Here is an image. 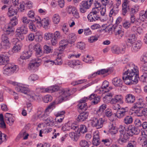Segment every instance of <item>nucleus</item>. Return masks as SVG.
<instances>
[{
	"label": "nucleus",
	"mask_w": 147,
	"mask_h": 147,
	"mask_svg": "<svg viewBox=\"0 0 147 147\" xmlns=\"http://www.w3.org/2000/svg\"><path fill=\"white\" fill-rule=\"evenodd\" d=\"M60 17L58 14H54L53 18V21L54 23L58 24L59 22Z\"/></svg>",
	"instance_id": "obj_44"
},
{
	"label": "nucleus",
	"mask_w": 147,
	"mask_h": 147,
	"mask_svg": "<svg viewBox=\"0 0 147 147\" xmlns=\"http://www.w3.org/2000/svg\"><path fill=\"white\" fill-rule=\"evenodd\" d=\"M109 82L107 81H104L101 87L100 88V91L102 93L109 92L110 90L112 89V88L108 87Z\"/></svg>",
	"instance_id": "obj_14"
},
{
	"label": "nucleus",
	"mask_w": 147,
	"mask_h": 147,
	"mask_svg": "<svg viewBox=\"0 0 147 147\" xmlns=\"http://www.w3.org/2000/svg\"><path fill=\"white\" fill-rule=\"evenodd\" d=\"M135 100V96L131 94H127L125 96V102L129 104H132Z\"/></svg>",
	"instance_id": "obj_22"
},
{
	"label": "nucleus",
	"mask_w": 147,
	"mask_h": 147,
	"mask_svg": "<svg viewBox=\"0 0 147 147\" xmlns=\"http://www.w3.org/2000/svg\"><path fill=\"white\" fill-rule=\"evenodd\" d=\"M144 106V103L142 101H140V99L139 101L134 104L131 109L132 110H135V109H140L142 108Z\"/></svg>",
	"instance_id": "obj_25"
},
{
	"label": "nucleus",
	"mask_w": 147,
	"mask_h": 147,
	"mask_svg": "<svg viewBox=\"0 0 147 147\" xmlns=\"http://www.w3.org/2000/svg\"><path fill=\"white\" fill-rule=\"evenodd\" d=\"M67 39L68 40V41H69L71 43L76 40V37L75 36V34L74 33H71L69 34L68 35Z\"/></svg>",
	"instance_id": "obj_40"
},
{
	"label": "nucleus",
	"mask_w": 147,
	"mask_h": 147,
	"mask_svg": "<svg viewBox=\"0 0 147 147\" xmlns=\"http://www.w3.org/2000/svg\"><path fill=\"white\" fill-rule=\"evenodd\" d=\"M52 49L51 47L47 45H45L44 47V51L45 53L48 54L51 52Z\"/></svg>",
	"instance_id": "obj_62"
},
{
	"label": "nucleus",
	"mask_w": 147,
	"mask_h": 147,
	"mask_svg": "<svg viewBox=\"0 0 147 147\" xmlns=\"http://www.w3.org/2000/svg\"><path fill=\"white\" fill-rule=\"evenodd\" d=\"M134 125H129L126 128V132L129 136H132V132L134 127Z\"/></svg>",
	"instance_id": "obj_57"
},
{
	"label": "nucleus",
	"mask_w": 147,
	"mask_h": 147,
	"mask_svg": "<svg viewBox=\"0 0 147 147\" xmlns=\"http://www.w3.org/2000/svg\"><path fill=\"white\" fill-rule=\"evenodd\" d=\"M142 43L140 40H138L133 43L131 47V50L133 52H136L138 51L141 48Z\"/></svg>",
	"instance_id": "obj_18"
},
{
	"label": "nucleus",
	"mask_w": 147,
	"mask_h": 147,
	"mask_svg": "<svg viewBox=\"0 0 147 147\" xmlns=\"http://www.w3.org/2000/svg\"><path fill=\"white\" fill-rule=\"evenodd\" d=\"M129 136L127 132L120 134V138L118 140V143L120 144H122L126 142L128 140Z\"/></svg>",
	"instance_id": "obj_16"
},
{
	"label": "nucleus",
	"mask_w": 147,
	"mask_h": 147,
	"mask_svg": "<svg viewBox=\"0 0 147 147\" xmlns=\"http://www.w3.org/2000/svg\"><path fill=\"white\" fill-rule=\"evenodd\" d=\"M87 131V129L86 126L84 125H80L79 127H78V129L77 130V132L80 135L81 133H84Z\"/></svg>",
	"instance_id": "obj_33"
},
{
	"label": "nucleus",
	"mask_w": 147,
	"mask_h": 147,
	"mask_svg": "<svg viewBox=\"0 0 147 147\" xmlns=\"http://www.w3.org/2000/svg\"><path fill=\"white\" fill-rule=\"evenodd\" d=\"M118 7L115 6L114 5L110 10L109 16L110 17L112 16H115L118 13Z\"/></svg>",
	"instance_id": "obj_27"
},
{
	"label": "nucleus",
	"mask_w": 147,
	"mask_h": 147,
	"mask_svg": "<svg viewBox=\"0 0 147 147\" xmlns=\"http://www.w3.org/2000/svg\"><path fill=\"white\" fill-rule=\"evenodd\" d=\"M41 21L40 17H37L35 18V19L33 20V22H35L38 27H40L42 26Z\"/></svg>",
	"instance_id": "obj_48"
},
{
	"label": "nucleus",
	"mask_w": 147,
	"mask_h": 147,
	"mask_svg": "<svg viewBox=\"0 0 147 147\" xmlns=\"http://www.w3.org/2000/svg\"><path fill=\"white\" fill-rule=\"evenodd\" d=\"M92 9V11L88 14L87 18L90 22H94L100 19V17L98 13H99L98 10L96 9Z\"/></svg>",
	"instance_id": "obj_6"
},
{
	"label": "nucleus",
	"mask_w": 147,
	"mask_h": 147,
	"mask_svg": "<svg viewBox=\"0 0 147 147\" xmlns=\"http://www.w3.org/2000/svg\"><path fill=\"white\" fill-rule=\"evenodd\" d=\"M89 113L88 111H83L77 117L78 121L83 122L87 119Z\"/></svg>",
	"instance_id": "obj_21"
},
{
	"label": "nucleus",
	"mask_w": 147,
	"mask_h": 147,
	"mask_svg": "<svg viewBox=\"0 0 147 147\" xmlns=\"http://www.w3.org/2000/svg\"><path fill=\"white\" fill-rule=\"evenodd\" d=\"M15 88L17 91L25 94L26 96V98L30 101H33L35 99V95L34 92L30 91L27 87L19 84L16 86Z\"/></svg>",
	"instance_id": "obj_2"
},
{
	"label": "nucleus",
	"mask_w": 147,
	"mask_h": 147,
	"mask_svg": "<svg viewBox=\"0 0 147 147\" xmlns=\"http://www.w3.org/2000/svg\"><path fill=\"white\" fill-rule=\"evenodd\" d=\"M18 24V20L16 16L10 19L9 23L7 26L6 31L7 33L9 34V32H13L14 31L13 27Z\"/></svg>",
	"instance_id": "obj_7"
},
{
	"label": "nucleus",
	"mask_w": 147,
	"mask_h": 147,
	"mask_svg": "<svg viewBox=\"0 0 147 147\" xmlns=\"http://www.w3.org/2000/svg\"><path fill=\"white\" fill-rule=\"evenodd\" d=\"M54 64V61L51 59H48L45 61L44 65L47 67H50Z\"/></svg>",
	"instance_id": "obj_43"
},
{
	"label": "nucleus",
	"mask_w": 147,
	"mask_h": 147,
	"mask_svg": "<svg viewBox=\"0 0 147 147\" xmlns=\"http://www.w3.org/2000/svg\"><path fill=\"white\" fill-rule=\"evenodd\" d=\"M79 144L81 147H89V146L88 142L85 140H81Z\"/></svg>",
	"instance_id": "obj_54"
},
{
	"label": "nucleus",
	"mask_w": 147,
	"mask_h": 147,
	"mask_svg": "<svg viewBox=\"0 0 147 147\" xmlns=\"http://www.w3.org/2000/svg\"><path fill=\"white\" fill-rule=\"evenodd\" d=\"M6 65L8 67H10V70H11L13 73L16 71L18 67L17 65H15L13 63H9L7 64Z\"/></svg>",
	"instance_id": "obj_45"
},
{
	"label": "nucleus",
	"mask_w": 147,
	"mask_h": 147,
	"mask_svg": "<svg viewBox=\"0 0 147 147\" xmlns=\"http://www.w3.org/2000/svg\"><path fill=\"white\" fill-rule=\"evenodd\" d=\"M133 120V118L131 116H127L124 119L123 122L124 123L128 125L131 124Z\"/></svg>",
	"instance_id": "obj_34"
},
{
	"label": "nucleus",
	"mask_w": 147,
	"mask_h": 147,
	"mask_svg": "<svg viewBox=\"0 0 147 147\" xmlns=\"http://www.w3.org/2000/svg\"><path fill=\"white\" fill-rule=\"evenodd\" d=\"M22 44L20 42L16 43L12 48V51L13 53L18 52L21 49Z\"/></svg>",
	"instance_id": "obj_28"
},
{
	"label": "nucleus",
	"mask_w": 147,
	"mask_h": 147,
	"mask_svg": "<svg viewBox=\"0 0 147 147\" xmlns=\"http://www.w3.org/2000/svg\"><path fill=\"white\" fill-rule=\"evenodd\" d=\"M139 133H140V135L138 138V139L140 141L144 140L142 144L143 147L147 146V135L145 134V132L143 130L140 131V129L137 127L134 126L133 132H132V136L134 134L137 135Z\"/></svg>",
	"instance_id": "obj_3"
},
{
	"label": "nucleus",
	"mask_w": 147,
	"mask_h": 147,
	"mask_svg": "<svg viewBox=\"0 0 147 147\" xmlns=\"http://www.w3.org/2000/svg\"><path fill=\"white\" fill-rule=\"evenodd\" d=\"M59 97L62 100H67L71 94L69 90L63 89L60 91Z\"/></svg>",
	"instance_id": "obj_11"
},
{
	"label": "nucleus",
	"mask_w": 147,
	"mask_h": 147,
	"mask_svg": "<svg viewBox=\"0 0 147 147\" xmlns=\"http://www.w3.org/2000/svg\"><path fill=\"white\" fill-rule=\"evenodd\" d=\"M38 78V76L36 74L31 75L29 77L28 79L30 81H34L37 80Z\"/></svg>",
	"instance_id": "obj_63"
},
{
	"label": "nucleus",
	"mask_w": 147,
	"mask_h": 147,
	"mask_svg": "<svg viewBox=\"0 0 147 147\" xmlns=\"http://www.w3.org/2000/svg\"><path fill=\"white\" fill-rule=\"evenodd\" d=\"M80 136L78 133H75L74 132H71L69 134V136L74 141H77Z\"/></svg>",
	"instance_id": "obj_35"
},
{
	"label": "nucleus",
	"mask_w": 147,
	"mask_h": 147,
	"mask_svg": "<svg viewBox=\"0 0 147 147\" xmlns=\"http://www.w3.org/2000/svg\"><path fill=\"white\" fill-rule=\"evenodd\" d=\"M49 93H52L57 91L59 87L57 86H51L49 87Z\"/></svg>",
	"instance_id": "obj_49"
},
{
	"label": "nucleus",
	"mask_w": 147,
	"mask_h": 147,
	"mask_svg": "<svg viewBox=\"0 0 147 147\" xmlns=\"http://www.w3.org/2000/svg\"><path fill=\"white\" fill-rule=\"evenodd\" d=\"M122 25L123 28L127 29L130 27L132 24L129 21L125 20L123 22Z\"/></svg>",
	"instance_id": "obj_55"
},
{
	"label": "nucleus",
	"mask_w": 147,
	"mask_h": 147,
	"mask_svg": "<svg viewBox=\"0 0 147 147\" xmlns=\"http://www.w3.org/2000/svg\"><path fill=\"white\" fill-rule=\"evenodd\" d=\"M46 125L52 127L55 124L54 119L51 117H49L45 119V121Z\"/></svg>",
	"instance_id": "obj_24"
},
{
	"label": "nucleus",
	"mask_w": 147,
	"mask_h": 147,
	"mask_svg": "<svg viewBox=\"0 0 147 147\" xmlns=\"http://www.w3.org/2000/svg\"><path fill=\"white\" fill-rule=\"evenodd\" d=\"M49 20L48 19L44 18L41 21L42 26H48L49 24Z\"/></svg>",
	"instance_id": "obj_60"
},
{
	"label": "nucleus",
	"mask_w": 147,
	"mask_h": 147,
	"mask_svg": "<svg viewBox=\"0 0 147 147\" xmlns=\"http://www.w3.org/2000/svg\"><path fill=\"white\" fill-rule=\"evenodd\" d=\"M17 31H19L21 33H22L24 34H26L28 32V28L27 25L25 24H23L20 28L19 29H18Z\"/></svg>",
	"instance_id": "obj_37"
},
{
	"label": "nucleus",
	"mask_w": 147,
	"mask_h": 147,
	"mask_svg": "<svg viewBox=\"0 0 147 147\" xmlns=\"http://www.w3.org/2000/svg\"><path fill=\"white\" fill-rule=\"evenodd\" d=\"M88 101L86 98H84V97L79 101L77 106L79 110H81L83 111H85L87 108V103L86 102Z\"/></svg>",
	"instance_id": "obj_12"
},
{
	"label": "nucleus",
	"mask_w": 147,
	"mask_h": 147,
	"mask_svg": "<svg viewBox=\"0 0 147 147\" xmlns=\"http://www.w3.org/2000/svg\"><path fill=\"white\" fill-rule=\"evenodd\" d=\"M76 47L81 50H83L85 48V44L84 43L82 42H78L77 44Z\"/></svg>",
	"instance_id": "obj_61"
},
{
	"label": "nucleus",
	"mask_w": 147,
	"mask_h": 147,
	"mask_svg": "<svg viewBox=\"0 0 147 147\" xmlns=\"http://www.w3.org/2000/svg\"><path fill=\"white\" fill-rule=\"evenodd\" d=\"M55 103L54 102L51 103L50 105L46 108L45 112L44 114L40 115H38V117L41 120L45 121L46 119L48 116V114L51 112L54 107Z\"/></svg>",
	"instance_id": "obj_8"
},
{
	"label": "nucleus",
	"mask_w": 147,
	"mask_h": 147,
	"mask_svg": "<svg viewBox=\"0 0 147 147\" xmlns=\"http://www.w3.org/2000/svg\"><path fill=\"white\" fill-rule=\"evenodd\" d=\"M24 34L21 33L19 31H17L16 32V37L17 39L19 38V39L21 40H23L24 38V37L23 35Z\"/></svg>",
	"instance_id": "obj_59"
},
{
	"label": "nucleus",
	"mask_w": 147,
	"mask_h": 147,
	"mask_svg": "<svg viewBox=\"0 0 147 147\" xmlns=\"http://www.w3.org/2000/svg\"><path fill=\"white\" fill-rule=\"evenodd\" d=\"M104 121V119L102 118L94 117L90 120V122L92 126L97 129L101 128L102 127Z\"/></svg>",
	"instance_id": "obj_5"
},
{
	"label": "nucleus",
	"mask_w": 147,
	"mask_h": 147,
	"mask_svg": "<svg viewBox=\"0 0 147 147\" xmlns=\"http://www.w3.org/2000/svg\"><path fill=\"white\" fill-rule=\"evenodd\" d=\"M68 42L67 40L65 39L61 40L59 43V46L58 50L59 51H63L68 45Z\"/></svg>",
	"instance_id": "obj_23"
},
{
	"label": "nucleus",
	"mask_w": 147,
	"mask_h": 147,
	"mask_svg": "<svg viewBox=\"0 0 147 147\" xmlns=\"http://www.w3.org/2000/svg\"><path fill=\"white\" fill-rule=\"evenodd\" d=\"M99 133L98 131H95L93 133V139L92 141L93 144L95 146L99 145L100 142Z\"/></svg>",
	"instance_id": "obj_15"
},
{
	"label": "nucleus",
	"mask_w": 147,
	"mask_h": 147,
	"mask_svg": "<svg viewBox=\"0 0 147 147\" xmlns=\"http://www.w3.org/2000/svg\"><path fill=\"white\" fill-rule=\"evenodd\" d=\"M128 10L130 16H135V14H136L138 11V10L136 9L135 7H130L129 6H128Z\"/></svg>",
	"instance_id": "obj_32"
},
{
	"label": "nucleus",
	"mask_w": 147,
	"mask_h": 147,
	"mask_svg": "<svg viewBox=\"0 0 147 147\" xmlns=\"http://www.w3.org/2000/svg\"><path fill=\"white\" fill-rule=\"evenodd\" d=\"M122 79L127 85L136 84L139 79L138 75V69L137 66L130 63L126 65L124 69Z\"/></svg>",
	"instance_id": "obj_1"
},
{
	"label": "nucleus",
	"mask_w": 147,
	"mask_h": 147,
	"mask_svg": "<svg viewBox=\"0 0 147 147\" xmlns=\"http://www.w3.org/2000/svg\"><path fill=\"white\" fill-rule=\"evenodd\" d=\"M127 113V108L125 109L122 108L117 111L116 113H115L114 114L115 117H117L119 118H121Z\"/></svg>",
	"instance_id": "obj_17"
},
{
	"label": "nucleus",
	"mask_w": 147,
	"mask_h": 147,
	"mask_svg": "<svg viewBox=\"0 0 147 147\" xmlns=\"http://www.w3.org/2000/svg\"><path fill=\"white\" fill-rule=\"evenodd\" d=\"M10 67H8L6 65L4 68L3 70V73L4 74L7 75H11L13 73L11 70L10 69Z\"/></svg>",
	"instance_id": "obj_38"
},
{
	"label": "nucleus",
	"mask_w": 147,
	"mask_h": 147,
	"mask_svg": "<svg viewBox=\"0 0 147 147\" xmlns=\"http://www.w3.org/2000/svg\"><path fill=\"white\" fill-rule=\"evenodd\" d=\"M10 55L9 52H6L0 55V65L7 64L9 61Z\"/></svg>",
	"instance_id": "obj_9"
},
{
	"label": "nucleus",
	"mask_w": 147,
	"mask_h": 147,
	"mask_svg": "<svg viewBox=\"0 0 147 147\" xmlns=\"http://www.w3.org/2000/svg\"><path fill=\"white\" fill-rule=\"evenodd\" d=\"M52 99V96L49 95H47L44 96L43 98V100L45 103H48L51 101Z\"/></svg>",
	"instance_id": "obj_56"
},
{
	"label": "nucleus",
	"mask_w": 147,
	"mask_h": 147,
	"mask_svg": "<svg viewBox=\"0 0 147 147\" xmlns=\"http://www.w3.org/2000/svg\"><path fill=\"white\" fill-rule=\"evenodd\" d=\"M36 90L37 92H49L48 87L46 88L43 87L38 88H36Z\"/></svg>",
	"instance_id": "obj_52"
},
{
	"label": "nucleus",
	"mask_w": 147,
	"mask_h": 147,
	"mask_svg": "<svg viewBox=\"0 0 147 147\" xmlns=\"http://www.w3.org/2000/svg\"><path fill=\"white\" fill-rule=\"evenodd\" d=\"M41 21L40 17H37L35 18V19L33 20V22H35L38 27H40L42 26Z\"/></svg>",
	"instance_id": "obj_47"
},
{
	"label": "nucleus",
	"mask_w": 147,
	"mask_h": 147,
	"mask_svg": "<svg viewBox=\"0 0 147 147\" xmlns=\"http://www.w3.org/2000/svg\"><path fill=\"white\" fill-rule=\"evenodd\" d=\"M87 3L86 1H84L80 3L79 9L81 13H84L86 11L87 9H89L90 7Z\"/></svg>",
	"instance_id": "obj_19"
},
{
	"label": "nucleus",
	"mask_w": 147,
	"mask_h": 147,
	"mask_svg": "<svg viewBox=\"0 0 147 147\" xmlns=\"http://www.w3.org/2000/svg\"><path fill=\"white\" fill-rule=\"evenodd\" d=\"M129 22L131 24H134L136 26H139L140 24V21L138 18H136L135 16H130Z\"/></svg>",
	"instance_id": "obj_26"
},
{
	"label": "nucleus",
	"mask_w": 147,
	"mask_h": 147,
	"mask_svg": "<svg viewBox=\"0 0 147 147\" xmlns=\"http://www.w3.org/2000/svg\"><path fill=\"white\" fill-rule=\"evenodd\" d=\"M109 132L111 134H114L117 132L116 127L113 124H111L109 127Z\"/></svg>",
	"instance_id": "obj_31"
},
{
	"label": "nucleus",
	"mask_w": 147,
	"mask_h": 147,
	"mask_svg": "<svg viewBox=\"0 0 147 147\" xmlns=\"http://www.w3.org/2000/svg\"><path fill=\"white\" fill-rule=\"evenodd\" d=\"M93 60V57L88 55H87L86 58L84 57L83 59V61L88 63H91Z\"/></svg>",
	"instance_id": "obj_51"
},
{
	"label": "nucleus",
	"mask_w": 147,
	"mask_h": 147,
	"mask_svg": "<svg viewBox=\"0 0 147 147\" xmlns=\"http://www.w3.org/2000/svg\"><path fill=\"white\" fill-rule=\"evenodd\" d=\"M140 60L141 61L144 62V63H147V52L144 53L142 55Z\"/></svg>",
	"instance_id": "obj_64"
},
{
	"label": "nucleus",
	"mask_w": 147,
	"mask_h": 147,
	"mask_svg": "<svg viewBox=\"0 0 147 147\" xmlns=\"http://www.w3.org/2000/svg\"><path fill=\"white\" fill-rule=\"evenodd\" d=\"M113 84L115 87H119L121 88L125 87V86L123 85V82L120 78L116 77L112 80Z\"/></svg>",
	"instance_id": "obj_20"
},
{
	"label": "nucleus",
	"mask_w": 147,
	"mask_h": 147,
	"mask_svg": "<svg viewBox=\"0 0 147 147\" xmlns=\"http://www.w3.org/2000/svg\"><path fill=\"white\" fill-rule=\"evenodd\" d=\"M41 59L39 58L32 59L28 64V69L32 72L36 71L38 70V67L41 64Z\"/></svg>",
	"instance_id": "obj_4"
},
{
	"label": "nucleus",
	"mask_w": 147,
	"mask_h": 147,
	"mask_svg": "<svg viewBox=\"0 0 147 147\" xmlns=\"http://www.w3.org/2000/svg\"><path fill=\"white\" fill-rule=\"evenodd\" d=\"M76 9V8L75 7L71 5H69L67 8L66 10L69 14H72L73 12L75 11Z\"/></svg>",
	"instance_id": "obj_53"
},
{
	"label": "nucleus",
	"mask_w": 147,
	"mask_h": 147,
	"mask_svg": "<svg viewBox=\"0 0 147 147\" xmlns=\"http://www.w3.org/2000/svg\"><path fill=\"white\" fill-rule=\"evenodd\" d=\"M65 113V111H62L61 112H58L56 115V117H57V121L56 122H58L57 125H55L56 127L59 128H60L61 126V124L58 125V123H61L64 118V114Z\"/></svg>",
	"instance_id": "obj_13"
},
{
	"label": "nucleus",
	"mask_w": 147,
	"mask_h": 147,
	"mask_svg": "<svg viewBox=\"0 0 147 147\" xmlns=\"http://www.w3.org/2000/svg\"><path fill=\"white\" fill-rule=\"evenodd\" d=\"M120 47L117 45H114L112 48L111 50L112 53L115 54H120Z\"/></svg>",
	"instance_id": "obj_41"
},
{
	"label": "nucleus",
	"mask_w": 147,
	"mask_h": 147,
	"mask_svg": "<svg viewBox=\"0 0 147 147\" xmlns=\"http://www.w3.org/2000/svg\"><path fill=\"white\" fill-rule=\"evenodd\" d=\"M41 21L40 17H37L35 18V19L33 20V22H35L38 27H40L42 26Z\"/></svg>",
	"instance_id": "obj_46"
},
{
	"label": "nucleus",
	"mask_w": 147,
	"mask_h": 147,
	"mask_svg": "<svg viewBox=\"0 0 147 147\" xmlns=\"http://www.w3.org/2000/svg\"><path fill=\"white\" fill-rule=\"evenodd\" d=\"M1 45L2 48L4 49H9L11 46V44L9 42V40H6L5 41L1 42Z\"/></svg>",
	"instance_id": "obj_39"
},
{
	"label": "nucleus",
	"mask_w": 147,
	"mask_h": 147,
	"mask_svg": "<svg viewBox=\"0 0 147 147\" xmlns=\"http://www.w3.org/2000/svg\"><path fill=\"white\" fill-rule=\"evenodd\" d=\"M29 27L32 31L35 32L36 31V28L32 21L30 22L29 24Z\"/></svg>",
	"instance_id": "obj_58"
},
{
	"label": "nucleus",
	"mask_w": 147,
	"mask_h": 147,
	"mask_svg": "<svg viewBox=\"0 0 147 147\" xmlns=\"http://www.w3.org/2000/svg\"><path fill=\"white\" fill-rule=\"evenodd\" d=\"M140 22L141 21L144 22L146 18V14L144 11H141L140 12L139 14V18H138Z\"/></svg>",
	"instance_id": "obj_36"
},
{
	"label": "nucleus",
	"mask_w": 147,
	"mask_h": 147,
	"mask_svg": "<svg viewBox=\"0 0 147 147\" xmlns=\"http://www.w3.org/2000/svg\"><path fill=\"white\" fill-rule=\"evenodd\" d=\"M84 98H86L87 101L92 100L91 102V104L92 105H96L100 101V96H97L96 94H92L88 97H84Z\"/></svg>",
	"instance_id": "obj_10"
},
{
	"label": "nucleus",
	"mask_w": 147,
	"mask_h": 147,
	"mask_svg": "<svg viewBox=\"0 0 147 147\" xmlns=\"http://www.w3.org/2000/svg\"><path fill=\"white\" fill-rule=\"evenodd\" d=\"M136 39L135 35L134 34H130L127 38V41L131 44H133V42Z\"/></svg>",
	"instance_id": "obj_42"
},
{
	"label": "nucleus",
	"mask_w": 147,
	"mask_h": 147,
	"mask_svg": "<svg viewBox=\"0 0 147 147\" xmlns=\"http://www.w3.org/2000/svg\"><path fill=\"white\" fill-rule=\"evenodd\" d=\"M31 51H27L23 52L22 53V55L21 56H24L25 59H26L30 58V57L31 56Z\"/></svg>",
	"instance_id": "obj_50"
},
{
	"label": "nucleus",
	"mask_w": 147,
	"mask_h": 147,
	"mask_svg": "<svg viewBox=\"0 0 147 147\" xmlns=\"http://www.w3.org/2000/svg\"><path fill=\"white\" fill-rule=\"evenodd\" d=\"M7 15L9 17H11L16 14L17 12L16 9L13 8L12 6H11L8 8Z\"/></svg>",
	"instance_id": "obj_30"
},
{
	"label": "nucleus",
	"mask_w": 147,
	"mask_h": 147,
	"mask_svg": "<svg viewBox=\"0 0 147 147\" xmlns=\"http://www.w3.org/2000/svg\"><path fill=\"white\" fill-rule=\"evenodd\" d=\"M40 46V45L39 44H35L33 43H32L29 45L28 48L30 50L33 49L36 51L41 49Z\"/></svg>",
	"instance_id": "obj_29"
}]
</instances>
